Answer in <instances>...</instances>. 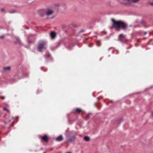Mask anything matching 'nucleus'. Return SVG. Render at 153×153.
<instances>
[{
	"mask_svg": "<svg viewBox=\"0 0 153 153\" xmlns=\"http://www.w3.org/2000/svg\"><path fill=\"white\" fill-rule=\"evenodd\" d=\"M146 33H147L146 32H144V35L146 34Z\"/></svg>",
	"mask_w": 153,
	"mask_h": 153,
	"instance_id": "aec40b11",
	"label": "nucleus"
},
{
	"mask_svg": "<svg viewBox=\"0 0 153 153\" xmlns=\"http://www.w3.org/2000/svg\"><path fill=\"white\" fill-rule=\"evenodd\" d=\"M66 153H71V152H67Z\"/></svg>",
	"mask_w": 153,
	"mask_h": 153,
	"instance_id": "5701e85b",
	"label": "nucleus"
},
{
	"mask_svg": "<svg viewBox=\"0 0 153 153\" xmlns=\"http://www.w3.org/2000/svg\"><path fill=\"white\" fill-rule=\"evenodd\" d=\"M20 42V41L19 39H18V43H19V42Z\"/></svg>",
	"mask_w": 153,
	"mask_h": 153,
	"instance_id": "412c9836",
	"label": "nucleus"
},
{
	"mask_svg": "<svg viewBox=\"0 0 153 153\" xmlns=\"http://www.w3.org/2000/svg\"><path fill=\"white\" fill-rule=\"evenodd\" d=\"M50 56V54H48V55H46L45 56V57H47Z\"/></svg>",
	"mask_w": 153,
	"mask_h": 153,
	"instance_id": "a211bd4d",
	"label": "nucleus"
},
{
	"mask_svg": "<svg viewBox=\"0 0 153 153\" xmlns=\"http://www.w3.org/2000/svg\"><path fill=\"white\" fill-rule=\"evenodd\" d=\"M47 42L45 41H40L39 42L38 49L40 52L45 50L47 48Z\"/></svg>",
	"mask_w": 153,
	"mask_h": 153,
	"instance_id": "f03ea898",
	"label": "nucleus"
},
{
	"mask_svg": "<svg viewBox=\"0 0 153 153\" xmlns=\"http://www.w3.org/2000/svg\"><path fill=\"white\" fill-rule=\"evenodd\" d=\"M2 99H4V97H2Z\"/></svg>",
	"mask_w": 153,
	"mask_h": 153,
	"instance_id": "b1692460",
	"label": "nucleus"
},
{
	"mask_svg": "<svg viewBox=\"0 0 153 153\" xmlns=\"http://www.w3.org/2000/svg\"><path fill=\"white\" fill-rule=\"evenodd\" d=\"M41 69L42 70V68H41Z\"/></svg>",
	"mask_w": 153,
	"mask_h": 153,
	"instance_id": "a878e982",
	"label": "nucleus"
},
{
	"mask_svg": "<svg viewBox=\"0 0 153 153\" xmlns=\"http://www.w3.org/2000/svg\"><path fill=\"white\" fill-rule=\"evenodd\" d=\"M63 139V137L62 135H60L57 137L56 139V140L57 141H60L62 140Z\"/></svg>",
	"mask_w": 153,
	"mask_h": 153,
	"instance_id": "6e6552de",
	"label": "nucleus"
},
{
	"mask_svg": "<svg viewBox=\"0 0 153 153\" xmlns=\"http://www.w3.org/2000/svg\"><path fill=\"white\" fill-rule=\"evenodd\" d=\"M5 9L4 8H1V12H3L4 11H5Z\"/></svg>",
	"mask_w": 153,
	"mask_h": 153,
	"instance_id": "4468645a",
	"label": "nucleus"
},
{
	"mask_svg": "<svg viewBox=\"0 0 153 153\" xmlns=\"http://www.w3.org/2000/svg\"><path fill=\"white\" fill-rule=\"evenodd\" d=\"M125 38V35L123 34H120L119 36V39L121 41H122Z\"/></svg>",
	"mask_w": 153,
	"mask_h": 153,
	"instance_id": "39448f33",
	"label": "nucleus"
},
{
	"mask_svg": "<svg viewBox=\"0 0 153 153\" xmlns=\"http://www.w3.org/2000/svg\"><path fill=\"white\" fill-rule=\"evenodd\" d=\"M75 139V137L73 136L70 137L69 139L67 141L68 142H72L74 141Z\"/></svg>",
	"mask_w": 153,
	"mask_h": 153,
	"instance_id": "1a4fd4ad",
	"label": "nucleus"
},
{
	"mask_svg": "<svg viewBox=\"0 0 153 153\" xmlns=\"http://www.w3.org/2000/svg\"><path fill=\"white\" fill-rule=\"evenodd\" d=\"M90 114H88L85 117V120L88 119L89 117Z\"/></svg>",
	"mask_w": 153,
	"mask_h": 153,
	"instance_id": "ddd939ff",
	"label": "nucleus"
},
{
	"mask_svg": "<svg viewBox=\"0 0 153 153\" xmlns=\"http://www.w3.org/2000/svg\"><path fill=\"white\" fill-rule=\"evenodd\" d=\"M54 11L51 9H47L46 11L45 15L48 18H52L54 17Z\"/></svg>",
	"mask_w": 153,
	"mask_h": 153,
	"instance_id": "7ed1b4c3",
	"label": "nucleus"
},
{
	"mask_svg": "<svg viewBox=\"0 0 153 153\" xmlns=\"http://www.w3.org/2000/svg\"><path fill=\"white\" fill-rule=\"evenodd\" d=\"M111 21L113 23L112 27L117 31H119L120 28L124 29L127 26L126 24L121 21H116L113 19H111Z\"/></svg>",
	"mask_w": 153,
	"mask_h": 153,
	"instance_id": "f257e3e1",
	"label": "nucleus"
},
{
	"mask_svg": "<svg viewBox=\"0 0 153 153\" xmlns=\"http://www.w3.org/2000/svg\"><path fill=\"white\" fill-rule=\"evenodd\" d=\"M150 4L151 5L153 6V1L150 3Z\"/></svg>",
	"mask_w": 153,
	"mask_h": 153,
	"instance_id": "f3484780",
	"label": "nucleus"
},
{
	"mask_svg": "<svg viewBox=\"0 0 153 153\" xmlns=\"http://www.w3.org/2000/svg\"><path fill=\"white\" fill-rule=\"evenodd\" d=\"M42 140H43L45 142H47L48 140V138L46 135H45L44 136L42 137Z\"/></svg>",
	"mask_w": 153,
	"mask_h": 153,
	"instance_id": "0eeeda50",
	"label": "nucleus"
},
{
	"mask_svg": "<svg viewBox=\"0 0 153 153\" xmlns=\"http://www.w3.org/2000/svg\"><path fill=\"white\" fill-rule=\"evenodd\" d=\"M10 13H13L15 12V11L14 10H10L9 11Z\"/></svg>",
	"mask_w": 153,
	"mask_h": 153,
	"instance_id": "dca6fc26",
	"label": "nucleus"
},
{
	"mask_svg": "<svg viewBox=\"0 0 153 153\" xmlns=\"http://www.w3.org/2000/svg\"><path fill=\"white\" fill-rule=\"evenodd\" d=\"M3 110H6V111L7 112H9V111L7 110L6 108H3Z\"/></svg>",
	"mask_w": 153,
	"mask_h": 153,
	"instance_id": "2eb2a0df",
	"label": "nucleus"
},
{
	"mask_svg": "<svg viewBox=\"0 0 153 153\" xmlns=\"http://www.w3.org/2000/svg\"><path fill=\"white\" fill-rule=\"evenodd\" d=\"M4 36H0V38L2 39L4 37Z\"/></svg>",
	"mask_w": 153,
	"mask_h": 153,
	"instance_id": "6ab92c4d",
	"label": "nucleus"
},
{
	"mask_svg": "<svg viewBox=\"0 0 153 153\" xmlns=\"http://www.w3.org/2000/svg\"><path fill=\"white\" fill-rule=\"evenodd\" d=\"M50 36L52 39H54L56 36V33L54 32H52L50 33Z\"/></svg>",
	"mask_w": 153,
	"mask_h": 153,
	"instance_id": "423d86ee",
	"label": "nucleus"
},
{
	"mask_svg": "<svg viewBox=\"0 0 153 153\" xmlns=\"http://www.w3.org/2000/svg\"><path fill=\"white\" fill-rule=\"evenodd\" d=\"M111 48H109L108 49V50L109 51L110 50V49Z\"/></svg>",
	"mask_w": 153,
	"mask_h": 153,
	"instance_id": "393cba45",
	"label": "nucleus"
},
{
	"mask_svg": "<svg viewBox=\"0 0 153 153\" xmlns=\"http://www.w3.org/2000/svg\"><path fill=\"white\" fill-rule=\"evenodd\" d=\"M139 0H120V2L124 4H129L131 2H136Z\"/></svg>",
	"mask_w": 153,
	"mask_h": 153,
	"instance_id": "20e7f679",
	"label": "nucleus"
},
{
	"mask_svg": "<svg viewBox=\"0 0 153 153\" xmlns=\"http://www.w3.org/2000/svg\"><path fill=\"white\" fill-rule=\"evenodd\" d=\"M3 69L5 71H9L10 70V67H7L4 68Z\"/></svg>",
	"mask_w": 153,
	"mask_h": 153,
	"instance_id": "9d476101",
	"label": "nucleus"
},
{
	"mask_svg": "<svg viewBox=\"0 0 153 153\" xmlns=\"http://www.w3.org/2000/svg\"><path fill=\"white\" fill-rule=\"evenodd\" d=\"M81 111V110L79 108H77L76 109V111L78 113H79Z\"/></svg>",
	"mask_w": 153,
	"mask_h": 153,
	"instance_id": "f8f14e48",
	"label": "nucleus"
},
{
	"mask_svg": "<svg viewBox=\"0 0 153 153\" xmlns=\"http://www.w3.org/2000/svg\"><path fill=\"white\" fill-rule=\"evenodd\" d=\"M90 138L88 136H85L84 138V140L86 141H88L90 140Z\"/></svg>",
	"mask_w": 153,
	"mask_h": 153,
	"instance_id": "9b49d317",
	"label": "nucleus"
},
{
	"mask_svg": "<svg viewBox=\"0 0 153 153\" xmlns=\"http://www.w3.org/2000/svg\"><path fill=\"white\" fill-rule=\"evenodd\" d=\"M152 116H153V111L152 112Z\"/></svg>",
	"mask_w": 153,
	"mask_h": 153,
	"instance_id": "4be33fe9",
	"label": "nucleus"
}]
</instances>
